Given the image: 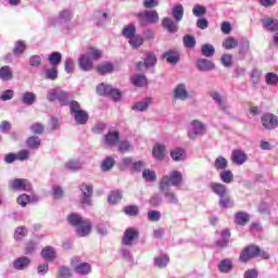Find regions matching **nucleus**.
Wrapping results in <instances>:
<instances>
[{
    "label": "nucleus",
    "instance_id": "f257e3e1",
    "mask_svg": "<svg viewBox=\"0 0 278 278\" xmlns=\"http://www.w3.org/2000/svg\"><path fill=\"white\" fill-rule=\"evenodd\" d=\"M262 257L263 260H269L270 255L268 252L262 251L260 247L257 245H249L243 249V251L240 253L239 260L243 264H247L249 260H253V257Z\"/></svg>",
    "mask_w": 278,
    "mask_h": 278
},
{
    "label": "nucleus",
    "instance_id": "f03ea898",
    "mask_svg": "<svg viewBox=\"0 0 278 278\" xmlns=\"http://www.w3.org/2000/svg\"><path fill=\"white\" fill-rule=\"evenodd\" d=\"M140 27H147V25H155L160 23V14L155 10H146L135 13Z\"/></svg>",
    "mask_w": 278,
    "mask_h": 278
},
{
    "label": "nucleus",
    "instance_id": "7ed1b4c3",
    "mask_svg": "<svg viewBox=\"0 0 278 278\" xmlns=\"http://www.w3.org/2000/svg\"><path fill=\"white\" fill-rule=\"evenodd\" d=\"M181 181H184V175L181 172L174 170L169 173V175L163 176L160 181V190H166L168 186H174L177 188V186H181Z\"/></svg>",
    "mask_w": 278,
    "mask_h": 278
},
{
    "label": "nucleus",
    "instance_id": "20e7f679",
    "mask_svg": "<svg viewBox=\"0 0 278 278\" xmlns=\"http://www.w3.org/2000/svg\"><path fill=\"white\" fill-rule=\"evenodd\" d=\"M70 113L74 116V121L77 125H86V123H88V112L81 109L79 102L75 100L70 102Z\"/></svg>",
    "mask_w": 278,
    "mask_h": 278
},
{
    "label": "nucleus",
    "instance_id": "39448f33",
    "mask_svg": "<svg viewBox=\"0 0 278 278\" xmlns=\"http://www.w3.org/2000/svg\"><path fill=\"white\" fill-rule=\"evenodd\" d=\"M97 93L100 97H111L113 101H118L121 99V90L114 89L111 85H105L103 83L97 86Z\"/></svg>",
    "mask_w": 278,
    "mask_h": 278
},
{
    "label": "nucleus",
    "instance_id": "423d86ee",
    "mask_svg": "<svg viewBox=\"0 0 278 278\" xmlns=\"http://www.w3.org/2000/svg\"><path fill=\"white\" fill-rule=\"evenodd\" d=\"M205 135V124L199 119H194L190 123V129L188 130L189 140H197L199 136Z\"/></svg>",
    "mask_w": 278,
    "mask_h": 278
},
{
    "label": "nucleus",
    "instance_id": "0eeeda50",
    "mask_svg": "<svg viewBox=\"0 0 278 278\" xmlns=\"http://www.w3.org/2000/svg\"><path fill=\"white\" fill-rule=\"evenodd\" d=\"M138 238H140V231L137 228L130 227L125 230L122 244H125V247H134Z\"/></svg>",
    "mask_w": 278,
    "mask_h": 278
},
{
    "label": "nucleus",
    "instance_id": "6e6552de",
    "mask_svg": "<svg viewBox=\"0 0 278 278\" xmlns=\"http://www.w3.org/2000/svg\"><path fill=\"white\" fill-rule=\"evenodd\" d=\"M9 188L10 190H23L24 192H30L31 182L27 179L15 178L9 181Z\"/></svg>",
    "mask_w": 278,
    "mask_h": 278
},
{
    "label": "nucleus",
    "instance_id": "1a4fd4ad",
    "mask_svg": "<svg viewBox=\"0 0 278 278\" xmlns=\"http://www.w3.org/2000/svg\"><path fill=\"white\" fill-rule=\"evenodd\" d=\"M261 122L263 127L268 130L277 129L278 127V116L273 113H265Z\"/></svg>",
    "mask_w": 278,
    "mask_h": 278
},
{
    "label": "nucleus",
    "instance_id": "9d476101",
    "mask_svg": "<svg viewBox=\"0 0 278 278\" xmlns=\"http://www.w3.org/2000/svg\"><path fill=\"white\" fill-rule=\"evenodd\" d=\"M173 98L176 99V101H188V99H190V93L188 92L186 84L180 83L176 85L174 88Z\"/></svg>",
    "mask_w": 278,
    "mask_h": 278
},
{
    "label": "nucleus",
    "instance_id": "9b49d317",
    "mask_svg": "<svg viewBox=\"0 0 278 278\" xmlns=\"http://www.w3.org/2000/svg\"><path fill=\"white\" fill-rule=\"evenodd\" d=\"M80 191L83 194L81 204L87 206L92 205V193H93L92 185L83 184L80 186Z\"/></svg>",
    "mask_w": 278,
    "mask_h": 278
},
{
    "label": "nucleus",
    "instance_id": "f8f14e48",
    "mask_svg": "<svg viewBox=\"0 0 278 278\" xmlns=\"http://www.w3.org/2000/svg\"><path fill=\"white\" fill-rule=\"evenodd\" d=\"M77 257L72 258V266H74V270L77 275H81L86 277V275H90L92 273V267L88 263H79L77 265Z\"/></svg>",
    "mask_w": 278,
    "mask_h": 278
},
{
    "label": "nucleus",
    "instance_id": "ddd939ff",
    "mask_svg": "<svg viewBox=\"0 0 278 278\" xmlns=\"http://www.w3.org/2000/svg\"><path fill=\"white\" fill-rule=\"evenodd\" d=\"M208 188L211 189L213 194H216L217 197H219V199L229 194V189H227V186L220 182H210Z\"/></svg>",
    "mask_w": 278,
    "mask_h": 278
},
{
    "label": "nucleus",
    "instance_id": "4468645a",
    "mask_svg": "<svg viewBox=\"0 0 278 278\" xmlns=\"http://www.w3.org/2000/svg\"><path fill=\"white\" fill-rule=\"evenodd\" d=\"M73 21V11L64 9L59 13L58 23L68 29V24Z\"/></svg>",
    "mask_w": 278,
    "mask_h": 278
},
{
    "label": "nucleus",
    "instance_id": "2eb2a0df",
    "mask_svg": "<svg viewBox=\"0 0 278 278\" xmlns=\"http://www.w3.org/2000/svg\"><path fill=\"white\" fill-rule=\"evenodd\" d=\"M195 66L201 73H210V71H214V68H216V64L207 59H199Z\"/></svg>",
    "mask_w": 278,
    "mask_h": 278
},
{
    "label": "nucleus",
    "instance_id": "dca6fc26",
    "mask_svg": "<svg viewBox=\"0 0 278 278\" xmlns=\"http://www.w3.org/2000/svg\"><path fill=\"white\" fill-rule=\"evenodd\" d=\"M261 23L263 25V28L266 31H270L271 34H275L278 31V20L274 17H265L261 20Z\"/></svg>",
    "mask_w": 278,
    "mask_h": 278
},
{
    "label": "nucleus",
    "instance_id": "f3484780",
    "mask_svg": "<svg viewBox=\"0 0 278 278\" xmlns=\"http://www.w3.org/2000/svg\"><path fill=\"white\" fill-rule=\"evenodd\" d=\"M177 23L178 22L170 17H163L162 27L163 29H166L168 34H177V31H179V25Z\"/></svg>",
    "mask_w": 278,
    "mask_h": 278
},
{
    "label": "nucleus",
    "instance_id": "a211bd4d",
    "mask_svg": "<svg viewBox=\"0 0 278 278\" xmlns=\"http://www.w3.org/2000/svg\"><path fill=\"white\" fill-rule=\"evenodd\" d=\"M78 66L85 73H88L89 71H92V67L94 66V63L92 62V59L88 58V55L80 54V56L78 59Z\"/></svg>",
    "mask_w": 278,
    "mask_h": 278
},
{
    "label": "nucleus",
    "instance_id": "6ab92c4d",
    "mask_svg": "<svg viewBox=\"0 0 278 278\" xmlns=\"http://www.w3.org/2000/svg\"><path fill=\"white\" fill-rule=\"evenodd\" d=\"M90 231H92V224H90V220H83L76 228V233L80 238H86V236H90Z\"/></svg>",
    "mask_w": 278,
    "mask_h": 278
},
{
    "label": "nucleus",
    "instance_id": "aec40b11",
    "mask_svg": "<svg viewBox=\"0 0 278 278\" xmlns=\"http://www.w3.org/2000/svg\"><path fill=\"white\" fill-rule=\"evenodd\" d=\"M31 264V260L27 256H21L14 260L13 262V268L15 270H25L29 268V265Z\"/></svg>",
    "mask_w": 278,
    "mask_h": 278
},
{
    "label": "nucleus",
    "instance_id": "412c9836",
    "mask_svg": "<svg viewBox=\"0 0 278 278\" xmlns=\"http://www.w3.org/2000/svg\"><path fill=\"white\" fill-rule=\"evenodd\" d=\"M211 98L213 99V101H215L216 105H218V109L222 112L227 113L228 106H227V99L225 97H223L218 92H213L211 93Z\"/></svg>",
    "mask_w": 278,
    "mask_h": 278
},
{
    "label": "nucleus",
    "instance_id": "4be33fe9",
    "mask_svg": "<svg viewBox=\"0 0 278 278\" xmlns=\"http://www.w3.org/2000/svg\"><path fill=\"white\" fill-rule=\"evenodd\" d=\"M211 98L213 99V101H215L216 105H218V109L222 112L227 113L228 106H227V99L225 97H223L218 92H213L211 93Z\"/></svg>",
    "mask_w": 278,
    "mask_h": 278
},
{
    "label": "nucleus",
    "instance_id": "5701e85b",
    "mask_svg": "<svg viewBox=\"0 0 278 278\" xmlns=\"http://www.w3.org/2000/svg\"><path fill=\"white\" fill-rule=\"evenodd\" d=\"M217 268L219 273L228 275V273H231V270H233V261L231 258H224L219 262Z\"/></svg>",
    "mask_w": 278,
    "mask_h": 278
},
{
    "label": "nucleus",
    "instance_id": "b1692460",
    "mask_svg": "<svg viewBox=\"0 0 278 278\" xmlns=\"http://www.w3.org/2000/svg\"><path fill=\"white\" fill-rule=\"evenodd\" d=\"M121 140V134L118 131H109L104 136V144L106 147H114Z\"/></svg>",
    "mask_w": 278,
    "mask_h": 278
},
{
    "label": "nucleus",
    "instance_id": "393cba45",
    "mask_svg": "<svg viewBox=\"0 0 278 278\" xmlns=\"http://www.w3.org/2000/svg\"><path fill=\"white\" fill-rule=\"evenodd\" d=\"M130 80L136 88H144V86L149 84V81L147 80V76L144 74H134L130 77Z\"/></svg>",
    "mask_w": 278,
    "mask_h": 278
},
{
    "label": "nucleus",
    "instance_id": "a878e982",
    "mask_svg": "<svg viewBox=\"0 0 278 278\" xmlns=\"http://www.w3.org/2000/svg\"><path fill=\"white\" fill-rule=\"evenodd\" d=\"M161 192H163V195L169 205H179V198L175 192L170 191V189L165 188L164 190H161Z\"/></svg>",
    "mask_w": 278,
    "mask_h": 278
},
{
    "label": "nucleus",
    "instance_id": "bb28decb",
    "mask_svg": "<svg viewBox=\"0 0 278 278\" xmlns=\"http://www.w3.org/2000/svg\"><path fill=\"white\" fill-rule=\"evenodd\" d=\"M165 153H166L165 144L156 143L153 147L152 155H153L154 160H159L160 162H162V160H164V157L166 155Z\"/></svg>",
    "mask_w": 278,
    "mask_h": 278
},
{
    "label": "nucleus",
    "instance_id": "cd10ccee",
    "mask_svg": "<svg viewBox=\"0 0 278 278\" xmlns=\"http://www.w3.org/2000/svg\"><path fill=\"white\" fill-rule=\"evenodd\" d=\"M0 79L1 81H12L14 79V72L9 65L0 67Z\"/></svg>",
    "mask_w": 278,
    "mask_h": 278
},
{
    "label": "nucleus",
    "instance_id": "c85d7f7f",
    "mask_svg": "<svg viewBox=\"0 0 278 278\" xmlns=\"http://www.w3.org/2000/svg\"><path fill=\"white\" fill-rule=\"evenodd\" d=\"M172 16L176 23H181L184 21V4H175L172 8Z\"/></svg>",
    "mask_w": 278,
    "mask_h": 278
},
{
    "label": "nucleus",
    "instance_id": "c756f323",
    "mask_svg": "<svg viewBox=\"0 0 278 278\" xmlns=\"http://www.w3.org/2000/svg\"><path fill=\"white\" fill-rule=\"evenodd\" d=\"M231 238V232L229 229H224L222 231V238L216 241V247L219 249H226V247H229V240Z\"/></svg>",
    "mask_w": 278,
    "mask_h": 278
},
{
    "label": "nucleus",
    "instance_id": "7c9ffc66",
    "mask_svg": "<svg viewBox=\"0 0 278 278\" xmlns=\"http://www.w3.org/2000/svg\"><path fill=\"white\" fill-rule=\"evenodd\" d=\"M152 102L153 100L151 98H146L142 101L135 103L131 110H134L135 112H146V110H149V106Z\"/></svg>",
    "mask_w": 278,
    "mask_h": 278
},
{
    "label": "nucleus",
    "instance_id": "2f4dec72",
    "mask_svg": "<svg viewBox=\"0 0 278 278\" xmlns=\"http://www.w3.org/2000/svg\"><path fill=\"white\" fill-rule=\"evenodd\" d=\"M231 159L233 164H238L241 166V164H244L247 162V153L242 150H233L231 154Z\"/></svg>",
    "mask_w": 278,
    "mask_h": 278
},
{
    "label": "nucleus",
    "instance_id": "473e14b6",
    "mask_svg": "<svg viewBox=\"0 0 278 278\" xmlns=\"http://www.w3.org/2000/svg\"><path fill=\"white\" fill-rule=\"evenodd\" d=\"M22 103L24 105H26L27 108H29L30 105H34V103H36L37 101V96L36 93L31 92V91H27L24 92L22 94V99H21Z\"/></svg>",
    "mask_w": 278,
    "mask_h": 278
},
{
    "label": "nucleus",
    "instance_id": "72a5a7b5",
    "mask_svg": "<svg viewBox=\"0 0 278 278\" xmlns=\"http://www.w3.org/2000/svg\"><path fill=\"white\" fill-rule=\"evenodd\" d=\"M169 155L174 162H184V160H186V150L175 148L170 151Z\"/></svg>",
    "mask_w": 278,
    "mask_h": 278
},
{
    "label": "nucleus",
    "instance_id": "f704fd0d",
    "mask_svg": "<svg viewBox=\"0 0 278 278\" xmlns=\"http://www.w3.org/2000/svg\"><path fill=\"white\" fill-rule=\"evenodd\" d=\"M251 220V217L247 212H237L235 214V223L236 225H240L241 227H244Z\"/></svg>",
    "mask_w": 278,
    "mask_h": 278
},
{
    "label": "nucleus",
    "instance_id": "c9c22d12",
    "mask_svg": "<svg viewBox=\"0 0 278 278\" xmlns=\"http://www.w3.org/2000/svg\"><path fill=\"white\" fill-rule=\"evenodd\" d=\"M108 201L111 205H116L117 203H121L123 201V191L121 190H114L111 191Z\"/></svg>",
    "mask_w": 278,
    "mask_h": 278
},
{
    "label": "nucleus",
    "instance_id": "e433bc0d",
    "mask_svg": "<svg viewBox=\"0 0 278 278\" xmlns=\"http://www.w3.org/2000/svg\"><path fill=\"white\" fill-rule=\"evenodd\" d=\"M64 167L66 168V170L75 173L77 170H80L81 162H79V160L77 159H71L67 162H65Z\"/></svg>",
    "mask_w": 278,
    "mask_h": 278
},
{
    "label": "nucleus",
    "instance_id": "4c0bfd02",
    "mask_svg": "<svg viewBox=\"0 0 278 278\" xmlns=\"http://www.w3.org/2000/svg\"><path fill=\"white\" fill-rule=\"evenodd\" d=\"M122 36L126 38V40H130V38H134L136 36V25L135 24H128L124 26L122 30Z\"/></svg>",
    "mask_w": 278,
    "mask_h": 278
},
{
    "label": "nucleus",
    "instance_id": "58836bf2",
    "mask_svg": "<svg viewBox=\"0 0 278 278\" xmlns=\"http://www.w3.org/2000/svg\"><path fill=\"white\" fill-rule=\"evenodd\" d=\"M128 45L131 49H140L144 45V37L135 35L132 38L128 39Z\"/></svg>",
    "mask_w": 278,
    "mask_h": 278
},
{
    "label": "nucleus",
    "instance_id": "ea45409f",
    "mask_svg": "<svg viewBox=\"0 0 278 278\" xmlns=\"http://www.w3.org/2000/svg\"><path fill=\"white\" fill-rule=\"evenodd\" d=\"M163 58L167 60L168 64H177L179 62V52L169 50L163 54Z\"/></svg>",
    "mask_w": 278,
    "mask_h": 278
},
{
    "label": "nucleus",
    "instance_id": "a19ab883",
    "mask_svg": "<svg viewBox=\"0 0 278 278\" xmlns=\"http://www.w3.org/2000/svg\"><path fill=\"white\" fill-rule=\"evenodd\" d=\"M201 53L204 58H214V53H216V49L212 43H204L201 46Z\"/></svg>",
    "mask_w": 278,
    "mask_h": 278
},
{
    "label": "nucleus",
    "instance_id": "79ce46f5",
    "mask_svg": "<svg viewBox=\"0 0 278 278\" xmlns=\"http://www.w3.org/2000/svg\"><path fill=\"white\" fill-rule=\"evenodd\" d=\"M41 256L46 262H53L55 260V250L52 247H46L41 251Z\"/></svg>",
    "mask_w": 278,
    "mask_h": 278
},
{
    "label": "nucleus",
    "instance_id": "37998d69",
    "mask_svg": "<svg viewBox=\"0 0 278 278\" xmlns=\"http://www.w3.org/2000/svg\"><path fill=\"white\" fill-rule=\"evenodd\" d=\"M59 103L60 105H68L71 108V93L68 91L59 89Z\"/></svg>",
    "mask_w": 278,
    "mask_h": 278
},
{
    "label": "nucleus",
    "instance_id": "c03bdc74",
    "mask_svg": "<svg viewBox=\"0 0 278 278\" xmlns=\"http://www.w3.org/2000/svg\"><path fill=\"white\" fill-rule=\"evenodd\" d=\"M182 45L186 49H194V47H197V39L192 35H185Z\"/></svg>",
    "mask_w": 278,
    "mask_h": 278
},
{
    "label": "nucleus",
    "instance_id": "a18cd8bd",
    "mask_svg": "<svg viewBox=\"0 0 278 278\" xmlns=\"http://www.w3.org/2000/svg\"><path fill=\"white\" fill-rule=\"evenodd\" d=\"M85 55H87L91 60V62H93L101 59V50L89 47L87 48V52L85 53Z\"/></svg>",
    "mask_w": 278,
    "mask_h": 278
},
{
    "label": "nucleus",
    "instance_id": "49530a36",
    "mask_svg": "<svg viewBox=\"0 0 278 278\" xmlns=\"http://www.w3.org/2000/svg\"><path fill=\"white\" fill-rule=\"evenodd\" d=\"M67 222L70 223V225L77 228L84 222V219L79 214L72 213L67 216Z\"/></svg>",
    "mask_w": 278,
    "mask_h": 278
},
{
    "label": "nucleus",
    "instance_id": "de8ad7c7",
    "mask_svg": "<svg viewBox=\"0 0 278 278\" xmlns=\"http://www.w3.org/2000/svg\"><path fill=\"white\" fill-rule=\"evenodd\" d=\"M168 262H170L168 255L162 254L155 258L154 264L157 268H166V266H168Z\"/></svg>",
    "mask_w": 278,
    "mask_h": 278
},
{
    "label": "nucleus",
    "instance_id": "09e8293b",
    "mask_svg": "<svg viewBox=\"0 0 278 278\" xmlns=\"http://www.w3.org/2000/svg\"><path fill=\"white\" fill-rule=\"evenodd\" d=\"M229 166V162L224 156H218L215 160L214 167L216 170H225Z\"/></svg>",
    "mask_w": 278,
    "mask_h": 278
},
{
    "label": "nucleus",
    "instance_id": "8fccbe9b",
    "mask_svg": "<svg viewBox=\"0 0 278 278\" xmlns=\"http://www.w3.org/2000/svg\"><path fill=\"white\" fill-rule=\"evenodd\" d=\"M155 64H157V56L151 52H148L144 59V67L152 68V66H155Z\"/></svg>",
    "mask_w": 278,
    "mask_h": 278
},
{
    "label": "nucleus",
    "instance_id": "3c124183",
    "mask_svg": "<svg viewBox=\"0 0 278 278\" xmlns=\"http://www.w3.org/2000/svg\"><path fill=\"white\" fill-rule=\"evenodd\" d=\"M97 71L100 75H108L114 72V65L112 63H104L97 67Z\"/></svg>",
    "mask_w": 278,
    "mask_h": 278
},
{
    "label": "nucleus",
    "instance_id": "603ef678",
    "mask_svg": "<svg viewBox=\"0 0 278 278\" xmlns=\"http://www.w3.org/2000/svg\"><path fill=\"white\" fill-rule=\"evenodd\" d=\"M58 67L52 66L45 71V79H49L50 81H55L58 79Z\"/></svg>",
    "mask_w": 278,
    "mask_h": 278
},
{
    "label": "nucleus",
    "instance_id": "864d4df0",
    "mask_svg": "<svg viewBox=\"0 0 278 278\" xmlns=\"http://www.w3.org/2000/svg\"><path fill=\"white\" fill-rule=\"evenodd\" d=\"M48 62H50V64L52 66H58L62 62V53H60V52H52L48 56Z\"/></svg>",
    "mask_w": 278,
    "mask_h": 278
},
{
    "label": "nucleus",
    "instance_id": "5fc2aeb1",
    "mask_svg": "<svg viewBox=\"0 0 278 278\" xmlns=\"http://www.w3.org/2000/svg\"><path fill=\"white\" fill-rule=\"evenodd\" d=\"M114 164H115L114 157L109 156L102 162L101 170H103V173H108V170H112V168H114Z\"/></svg>",
    "mask_w": 278,
    "mask_h": 278
},
{
    "label": "nucleus",
    "instance_id": "6e6d98bb",
    "mask_svg": "<svg viewBox=\"0 0 278 278\" xmlns=\"http://www.w3.org/2000/svg\"><path fill=\"white\" fill-rule=\"evenodd\" d=\"M40 137L31 136L26 140L28 149H39L40 148Z\"/></svg>",
    "mask_w": 278,
    "mask_h": 278
},
{
    "label": "nucleus",
    "instance_id": "4d7b16f0",
    "mask_svg": "<svg viewBox=\"0 0 278 278\" xmlns=\"http://www.w3.org/2000/svg\"><path fill=\"white\" fill-rule=\"evenodd\" d=\"M250 47H251V42L249 41V39L247 38L242 39L239 45V54L247 55V53H249Z\"/></svg>",
    "mask_w": 278,
    "mask_h": 278
},
{
    "label": "nucleus",
    "instance_id": "13d9d810",
    "mask_svg": "<svg viewBox=\"0 0 278 278\" xmlns=\"http://www.w3.org/2000/svg\"><path fill=\"white\" fill-rule=\"evenodd\" d=\"M193 16L201 18V16H205L207 14V9L201 4H195L192 9Z\"/></svg>",
    "mask_w": 278,
    "mask_h": 278
},
{
    "label": "nucleus",
    "instance_id": "bf43d9fd",
    "mask_svg": "<svg viewBox=\"0 0 278 278\" xmlns=\"http://www.w3.org/2000/svg\"><path fill=\"white\" fill-rule=\"evenodd\" d=\"M238 47V41L233 37H228L223 41V48L226 50L236 49Z\"/></svg>",
    "mask_w": 278,
    "mask_h": 278
},
{
    "label": "nucleus",
    "instance_id": "052dcab7",
    "mask_svg": "<svg viewBox=\"0 0 278 278\" xmlns=\"http://www.w3.org/2000/svg\"><path fill=\"white\" fill-rule=\"evenodd\" d=\"M265 81H266L267 86H277L278 75L273 72H269L265 75Z\"/></svg>",
    "mask_w": 278,
    "mask_h": 278
},
{
    "label": "nucleus",
    "instance_id": "680f3d73",
    "mask_svg": "<svg viewBox=\"0 0 278 278\" xmlns=\"http://www.w3.org/2000/svg\"><path fill=\"white\" fill-rule=\"evenodd\" d=\"M219 206L224 208L233 207V200L229 198V193L219 198Z\"/></svg>",
    "mask_w": 278,
    "mask_h": 278
},
{
    "label": "nucleus",
    "instance_id": "e2e57ef3",
    "mask_svg": "<svg viewBox=\"0 0 278 278\" xmlns=\"http://www.w3.org/2000/svg\"><path fill=\"white\" fill-rule=\"evenodd\" d=\"M219 177L224 184H231L233 181V173L231 170H223Z\"/></svg>",
    "mask_w": 278,
    "mask_h": 278
},
{
    "label": "nucleus",
    "instance_id": "0e129e2a",
    "mask_svg": "<svg viewBox=\"0 0 278 278\" xmlns=\"http://www.w3.org/2000/svg\"><path fill=\"white\" fill-rule=\"evenodd\" d=\"M124 214H126V216H138L140 208L137 205H128L124 207Z\"/></svg>",
    "mask_w": 278,
    "mask_h": 278
},
{
    "label": "nucleus",
    "instance_id": "69168bd1",
    "mask_svg": "<svg viewBox=\"0 0 278 278\" xmlns=\"http://www.w3.org/2000/svg\"><path fill=\"white\" fill-rule=\"evenodd\" d=\"M25 49H27V46L25 45V42L23 41H17L15 43V47L13 49V53L15 55H23V53H25Z\"/></svg>",
    "mask_w": 278,
    "mask_h": 278
},
{
    "label": "nucleus",
    "instance_id": "338daca9",
    "mask_svg": "<svg viewBox=\"0 0 278 278\" xmlns=\"http://www.w3.org/2000/svg\"><path fill=\"white\" fill-rule=\"evenodd\" d=\"M162 197L159 193H154L151 198H150V205L152 207H160V205H162Z\"/></svg>",
    "mask_w": 278,
    "mask_h": 278
},
{
    "label": "nucleus",
    "instance_id": "774afa93",
    "mask_svg": "<svg viewBox=\"0 0 278 278\" xmlns=\"http://www.w3.org/2000/svg\"><path fill=\"white\" fill-rule=\"evenodd\" d=\"M142 177L146 179V181H155V179H157L155 172L151 169H143Z\"/></svg>",
    "mask_w": 278,
    "mask_h": 278
}]
</instances>
